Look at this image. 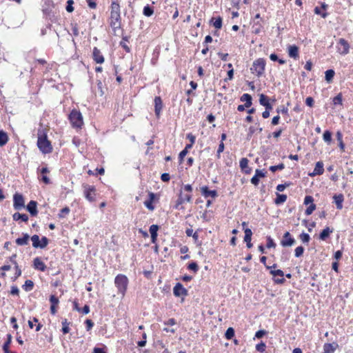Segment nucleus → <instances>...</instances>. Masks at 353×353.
Listing matches in <instances>:
<instances>
[{
  "instance_id": "obj_32",
  "label": "nucleus",
  "mask_w": 353,
  "mask_h": 353,
  "mask_svg": "<svg viewBox=\"0 0 353 353\" xmlns=\"http://www.w3.org/2000/svg\"><path fill=\"white\" fill-rule=\"evenodd\" d=\"M8 141L7 134L3 130H0V147L5 145Z\"/></svg>"
},
{
  "instance_id": "obj_45",
  "label": "nucleus",
  "mask_w": 353,
  "mask_h": 353,
  "mask_svg": "<svg viewBox=\"0 0 353 353\" xmlns=\"http://www.w3.org/2000/svg\"><path fill=\"white\" fill-rule=\"evenodd\" d=\"M49 243V240L46 236H43L40 240V246L39 248L43 249L45 248Z\"/></svg>"
},
{
  "instance_id": "obj_54",
  "label": "nucleus",
  "mask_w": 353,
  "mask_h": 353,
  "mask_svg": "<svg viewBox=\"0 0 353 353\" xmlns=\"http://www.w3.org/2000/svg\"><path fill=\"white\" fill-rule=\"evenodd\" d=\"M291 183H285L283 184H279L276 186V190L279 192H283L287 187H289Z\"/></svg>"
},
{
  "instance_id": "obj_63",
  "label": "nucleus",
  "mask_w": 353,
  "mask_h": 353,
  "mask_svg": "<svg viewBox=\"0 0 353 353\" xmlns=\"http://www.w3.org/2000/svg\"><path fill=\"white\" fill-rule=\"evenodd\" d=\"M265 173L266 172H263V170L256 169L254 175H256L259 178H263L265 176Z\"/></svg>"
},
{
  "instance_id": "obj_24",
  "label": "nucleus",
  "mask_w": 353,
  "mask_h": 353,
  "mask_svg": "<svg viewBox=\"0 0 353 353\" xmlns=\"http://www.w3.org/2000/svg\"><path fill=\"white\" fill-rule=\"evenodd\" d=\"M29 238L30 236L28 234L25 233L23 234V237L17 238L15 242L18 245H25L28 243Z\"/></svg>"
},
{
  "instance_id": "obj_12",
  "label": "nucleus",
  "mask_w": 353,
  "mask_h": 353,
  "mask_svg": "<svg viewBox=\"0 0 353 353\" xmlns=\"http://www.w3.org/2000/svg\"><path fill=\"white\" fill-rule=\"evenodd\" d=\"M92 57L94 61L97 63H103L104 62V57L97 47H94L93 49Z\"/></svg>"
},
{
  "instance_id": "obj_16",
  "label": "nucleus",
  "mask_w": 353,
  "mask_h": 353,
  "mask_svg": "<svg viewBox=\"0 0 353 353\" xmlns=\"http://www.w3.org/2000/svg\"><path fill=\"white\" fill-rule=\"evenodd\" d=\"M259 103L261 105L264 106L266 110H272V105L269 101V98L264 94H260Z\"/></svg>"
},
{
  "instance_id": "obj_60",
  "label": "nucleus",
  "mask_w": 353,
  "mask_h": 353,
  "mask_svg": "<svg viewBox=\"0 0 353 353\" xmlns=\"http://www.w3.org/2000/svg\"><path fill=\"white\" fill-rule=\"evenodd\" d=\"M14 268L16 270V272H15V275L14 277V281L16 280L19 276H20L21 275V270L19 268L18 264H16V265H14Z\"/></svg>"
},
{
  "instance_id": "obj_9",
  "label": "nucleus",
  "mask_w": 353,
  "mask_h": 353,
  "mask_svg": "<svg viewBox=\"0 0 353 353\" xmlns=\"http://www.w3.org/2000/svg\"><path fill=\"white\" fill-rule=\"evenodd\" d=\"M338 44L340 46H338V52L341 54H347L349 52L350 45L348 42L343 38H341L339 40Z\"/></svg>"
},
{
  "instance_id": "obj_30",
  "label": "nucleus",
  "mask_w": 353,
  "mask_h": 353,
  "mask_svg": "<svg viewBox=\"0 0 353 353\" xmlns=\"http://www.w3.org/2000/svg\"><path fill=\"white\" fill-rule=\"evenodd\" d=\"M336 136L337 141H339V147L340 148V149L342 152H344L345 151V144L343 141L342 133L340 131H338L336 132Z\"/></svg>"
},
{
  "instance_id": "obj_35",
  "label": "nucleus",
  "mask_w": 353,
  "mask_h": 353,
  "mask_svg": "<svg viewBox=\"0 0 353 353\" xmlns=\"http://www.w3.org/2000/svg\"><path fill=\"white\" fill-rule=\"evenodd\" d=\"M143 14L145 17H150L154 14V9L150 6L147 5L143 8Z\"/></svg>"
},
{
  "instance_id": "obj_23",
  "label": "nucleus",
  "mask_w": 353,
  "mask_h": 353,
  "mask_svg": "<svg viewBox=\"0 0 353 353\" xmlns=\"http://www.w3.org/2000/svg\"><path fill=\"white\" fill-rule=\"evenodd\" d=\"M240 100H241V101L245 102L246 108H250L252 104V96L249 94H247V93L243 94L241 97Z\"/></svg>"
},
{
  "instance_id": "obj_61",
  "label": "nucleus",
  "mask_w": 353,
  "mask_h": 353,
  "mask_svg": "<svg viewBox=\"0 0 353 353\" xmlns=\"http://www.w3.org/2000/svg\"><path fill=\"white\" fill-rule=\"evenodd\" d=\"M313 201H314V199L312 196H306L304 199V204L305 205H308V204H312L313 203Z\"/></svg>"
},
{
  "instance_id": "obj_41",
  "label": "nucleus",
  "mask_w": 353,
  "mask_h": 353,
  "mask_svg": "<svg viewBox=\"0 0 353 353\" xmlns=\"http://www.w3.org/2000/svg\"><path fill=\"white\" fill-rule=\"evenodd\" d=\"M323 139L325 142L330 143L332 141V133L328 130L325 131L323 135Z\"/></svg>"
},
{
  "instance_id": "obj_42",
  "label": "nucleus",
  "mask_w": 353,
  "mask_h": 353,
  "mask_svg": "<svg viewBox=\"0 0 353 353\" xmlns=\"http://www.w3.org/2000/svg\"><path fill=\"white\" fill-rule=\"evenodd\" d=\"M188 269L196 273L199 270V266L196 262H191L188 264Z\"/></svg>"
},
{
  "instance_id": "obj_1",
  "label": "nucleus",
  "mask_w": 353,
  "mask_h": 353,
  "mask_svg": "<svg viewBox=\"0 0 353 353\" xmlns=\"http://www.w3.org/2000/svg\"><path fill=\"white\" fill-rule=\"evenodd\" d=\"M114 284L118 289V293L121 294V296L123 297L128 285V277L122 274H118L114 279Z\"/></svg>"
},
{
  "instance_id": "obj_38",
  "label": "nucleus",
  "mask_w": 353,
  "mask_h": 353,
  "mask_svg": "<svg viewBox=\"0 0 353 353\" xmlns=\"http://www.w3.org/2000/svg\"><path fill=\"white\" fill-rule=\"evenodd\" d=\"M244 232H245L244 241H251L252 235V230L250 228H244Z\"/></svg>"
},
{
  "instance_id": "obj_21",
  "label": "nucleus",
  "mask_w": 353,
  "mask_h": 353,
  "mask_svg": "<svg viewBox=\"0 0 353 353\" xmlns=\"http://www.w3.org/2000/svg\"><path fill=\"white\" fill-rule=\"evenodd\" d=\"M334 201L336 205V208L339 210H341L343 208V202L344 200V196L342 194H335L333 196Z\"/></svg>"
},
{
  "instance_id": "obj_18",
  "label": "nucleus",
  "mask_w": 353,
  "mask_h": 353,
  "mask_svg": "<svg viewBox=\"0 0 353 353\" xmlns=\"http://www.w3.org/2000/svg\"><path fill=\"white\" fill-rule=\"evenodd\" d=\"M339 345L336 343H325L323 345V353H334Z\"/></svg>"
},
{
  "instance_id": "obj_14",
  "label": "nucleus",
  "mask_w": 353,
  "mask_h": 353,
  "mask_svg": "<svg viewBox=\"0 0 353 353\" xmlns=\"http://www.w3.org/2000/svg\"><path fill=\"white\" fill-rule=\"evenodd\" d=\"M33 268L35 270L44 272L46 270V264L41 260L39 257H36L33 260Z\"/></svg>"
},
{
  "instance_id": "obj_53",
  "label": "nucleus",
  "mask_w": 353,
  "mask_h": 353,
  "mask_svg": "<svg viewBox=\"0 0 353 353\" xmlns=\"http://www.w3.org/2000/svg\"><path fill=\"white\" fill-rule=\"evenodd\" d=\"M73 3H74L73 0H68V1H67V6H66L65 9H66V10H67L68 12H73V10H74V7L72 6Z\"/></svg>"
},
{
  "instance_id": "obj_47",
  "label": "nucleus",
  "mask_w": 353,
  "mask_h": 353,
  "mask_svg": "<svg viewBox=\"0 0 353 353\" xmlns=\"http://www.w3.org/2000/svg\"><path fill=\"white\" fill-rule=\"evenodd\" d=\"M299 236L303 243H308L310 240V235L305 232L301 233Z\"/></svg>"
},
{
  "instance_id": "obj_20",
  "label": "nucleus",
  "mask_w": 353,
  "mask_h": 353,
  "mask_svg": "<svg viewBox=\"0 0 353 353\" xmlns=\"http://www.w3.org/2000/svg\"><path fill=\"white\" fill-rule=\"evenodd\" d=\"M159 225H152L150 227V234H151V241L152 243H156L157 241V231L159 230Z\"/></svg>"
},
{
  "instance_id": "obj_5",
  "label": "nucleus",
  "mask_w": 353,
  "mask_h": 353,
  "mask_svg": "<svg viewBox=\"0 0 353 353\" xmlns=\"http://www.w3.org/2000/svg\"><path fill=\"white\" fill-rule=\"evenodd\" d=\"M121 13H110V25L114 33L121 29Z\"/></svg>"
},
{
  "instance_id": "obj_4",
  "label": "nucleus",
  "mask_w": 353,
  "mask_h": 353,
  "mask_svg": "<svg viewBox=\"0 0 353 353\" xmlns=\"http://www.w3.org/2000/svg\"><path fill=\"white\" fill-rule=\"evenodd\" d=\"M265 67V61L263 59H258L253 62L250 70L258 77H261L264 73Z\"/></svg>"
},
{
  "instance_id": "obj_28",
  "label": "nucleus",
  "mask_w": 353,
  "mask_h": 353,
  "mask_svg": "<svg viewBox=\"0 0 353 353\" xmlns=\"http://www.w3.org/2000/svg\"><path fill=\"white\" fill-rule=\"evenodd\" d=\"M335 72L332 69H329L325 72V79L327 83H331L334 77Z\"/></svg>"
},
{
  "instance_id": "obj_26",
  "label": "nucleus",
  "mask_w": 353,
  "mask_h": 353,
  "mask_svg": "<svg viewBox=\"0 0 353 353\" xmlns=\"http://www.w3.org/2000/svg\"><path fill=\"white\" fill-rule=\"evenodd\" d=\"M333 232L332 229H330L329 227H326L325 229L322 230V232L319 234V239L322 241L326 240V239L330 236V234Z\"/></svg>"
},
{
  "instance_id": "obj_13",
  "label": "nucleus",
  "mask_w": 353,
  "mask_h": 353,
  "mask_svg": "<svg viewBox=\"0 0 353 353\" xmlns=\"http://www.w3.org/2000/svg\"><path fill=\"white\" fill-rule=\"evenodd\" d=\"M201 192L202 195L205 198L212 197L215 198L217 196V192L216 190H210L207 186H203L201 188Z\"/></svg>"
},
{
  "instance_id": "obj_64",
  "label": "nucleus",
  "mask_w": 353,
  "mask_h": 353,
  "mask_svg": "<svg viewBox=\"0 0 353 353\" xmlns=\"http://www.w3.org/2000/svg\"><path fill=\"white\" fill-rule=\"evenodd\" d=\"M161 179L163 181V182H168L170 179V176L168 173H163L161 174Z\"/></svg>"
},
{
  "instance_id": "obj_36",
  "label": "nucleus",
  "mask_w": 353,
  "mask_h": 353,
  "mask_svg": "<svg viewBox=\"0 0 353 353\" xmlns=\"http://www.w3.org/2000/svg\"><path fill=\"white\" fill-rule=\"evenodd\" d=\"M31 240L32 241V246L34 248H39V246H40L39 236L37 234H34V235L32 236Z\"/></svg>"
},
{
  "instance_id": "obj_59",
  "label": "nucleus",
  "mask_w": 353,
  "mask_h": 353,
  "mask_svg": "<svg viewBox=\"0 0 353 353\" xmlns=\"http://www.w3.org/2000/svg\"><path fill=\"white\" fill-rule=\"evenodd\" d=\"M88 6L91 9H95L97 8V3L95 0H85Z\"/></svg>"
},
{
  "instance_id": "obj_7",
  "label": "nucleus",
  "mask_w": 353,
  "mask_h": 353,
  "mask_svg": "<svg viewBox=\"0 0 353 353\" xmlns=\"http://www.w3.org/2000/svg\"><path fill=\"white\" fill-rule=\"evenodd\" d=\"M296 241L294 238H293L289 232H286L284 233L283 236V239L281 241V245L283 247H290L293 245L295 243Z\"/></svg>"
},
{
  "instance_id": "obj_49",
  "label": "nucleus",
  "mask_w": 353,
  "mask_h": 353,
  "mask_svg": "<svg viewBox=\"0 0 353 353\" xmlns=\"http://www.w3.org/2000/svg\"><path fill=\"white\" fill-rule=\"evenodd\" d=\"M315 209H316V205L314 203H312L307 208L305 213L306 215H310L315 210Z\"/></svg>"
},
{
  "instance_id": "obj_48",
  "label": "nucleus",
  "mask_w": 353,
  "mask_h": 353,
  "mask_svg": "<svg viewBox=\"0 0 353 353\" xmlns=\"http://www.w3.org/2000/svg\"><path fill=\"white\" fill-rule=\"evenodd\" d=\"M285 168V165L283 163H280L277 165H272L270 167V170H271L272 172H276V170H282L283 169H284Z\"/></svg>"
},
{
  "instance_id": "obj_58",
  "label": "nucleus",
  "mask_w": 353,
  "mask_h": 353,
  "mask_svg": "<svg viewBox=\"0 0 353 353\" xmlns=\"http://www.w3.org/2000/svg\"><path fill=\"white\" fill-rule=\"evenodd\" d=\"M314 11L315 14L321 15V17L323 18H324V19L326 18L327 16V12H323L322 13L321 11V9L319 7H316L314 8Z\"/></svg>"
},
{
  "instance_id": "obj_33",
  "label": "nucleus",
  "mask_w": 353,
  "mask_h": 353,
  "mask_svg": "<svg viewBox=\"0 0 353 353\" xmlns=\"http://www.w3.org/2000/svg\"><path fill=\"white\" fill-rule=\"evenodd\" d=\"M34 283L31 280H26L23 285V289L26 292H30L33 289Z\"/></svg>"
},
{
  "instance_id": "obj_3",
  "label": "nucleus",
  "mask_w": 353,
  "mask_h": 353,
  "mask_svg": "<svg viewBox=\"0 0 353 353\" xmlns=\"http://www.w3.org/2000/svg\"><path fill=\"white\" fill-rule=\"evenodd\" d=\"M69 120L73 128H81L83 125L82 114L77 110H72L71 111L69 114Z\"/></svg>"
},
{
  "instance_id": "obj_27",
  "label": "nucleus",
  "mask_w": 353,
  "mask_h": 353,
  "mask_svg": "<svg viewBox=\"0 0 353 353\" xmlns=\"http://www.w3.org/2000/svg\"><path fill=\"white\" fill-rule=\"evenodd\" d=\"M258 130L259 132H261L263 128L261 127L256 128L255 126H250L248 129V132L247 134V140H250L254 133H256V131Z\"/></svg>"
},
{
  "instance_id": "obj_31",
  "label": "nucleus",
  "mask_w": 353,
  "mask_h": 353,
  "mask_svg": "<svg viewBox=\"0 0 353 353\" xmlns=\"http://www.w3.org/2000/svg\"><path fill=\"white\" fill-rule=\"evenodd\" d=\"M12 216L14 221H19L21 219L22 221L26 222L28 220V216L27 214H20L19 212L14 213Z\"/></svg>"
},
{
  "instance_id": "obj_17",
  "label": "nucleus",
  "mask_w": 353,
  "mask_h": 353,
  "mask_svg": "<svg viewBox=\"0 0 353 353\" xmlns=\"http://www.w3.org/2000/svg\"><path fill=\"white\" fill-rule=\"evenodd\" d=\"M26 209L32 216H36L38 213L37 201H30L27 205Z\"/></svg>"
},
{
  "instance_id": "obj_22",
  "label": "nucleus",
  "mask_w": 353,
  "mask_h": 353,
  "mask_svg": "<svg viewBox=\"0 0 353 353\" xmlns=\"http://www.w3.org/2000/svg\"><path fill=\"white\" fill-rule=\"evenodd\" d=\"M288 54L291 58L296 59L299 58V48L295 45L290 46L288 47Z\"/></svg>"
},
{
  "instance_id": "obj_34",
  "label": "nucleus",
  "mask_w": 353,
  "mask_h": 353,
  "mask_svg": "<svg viewBox=\"0 0 353 353\" xmlns=\"http://www.w3.org/2000/svg\"><path fill=\"white\" fill-rule=\"evenodd\" d=\"M110 13H121L120 6L118 2L112 1L110 6Z\"/></svg>"
},
{
  "instance_id": "obj_57",
  "label": "nucleus",
  "mask_w": 353,
  "mask_h": 353,
  "mask_svg": "<svg viewBox=\"0 0 353 353\" xmlns=\"http://www.w3.org/2000/svg\"><path fill=\"white\" fill-rule=\"evenodd\" d=\"M152 202L151 200H146L145 202H144V205L145 206L150 210H154V206L152 204Z\"/></svg>"
},
{
  "instance_id": "obj_37",
  "label": "nucleus",
  "mask_w": 353,
  "mask_h": 353,
  "mask_svg": "<svg viewBox=\"0 0 353 353\" xmlns=\"http://www.w3.org/2000/svg\"><path fill=\"white\" fill-rule=\"evenodd\" d=\"M62 332L63 334H68L70 332L69 324L67 319H65L62 321Z\"/></svg>"
},
{
  "instance_id": "obj_46",
  "label": "nucleus",
  "mask_w": 353,
  "mask_h": 353,
  "mask_svg": "<svg viewBox=\"0 0 353 353\" xmlns=\"http://www.w3.org/2000/svg\"><path fill=\"white\" fill-rule=\"evenodd\" d=\"M266 345L264 342L261 341L256 345V350L258 352H263L265 350Z\"/></svg>"
},
{
  "instance_id": "obj_43",
  "label": "nucleus",
  "mask_w": 353,
  "mask_h": 353,
  "mask_svg": "<svg viewBox=\"0 0 353 353\" xmlns=\"http://www.w3.org/2000/svg\"><path fill=\"white\" fill-rule=\"evenodd\" d=\"M213 26L216 29H221L222 27V18L221 17L215 19V21L213 22Z\"/></svg>"
},
{
  "instance_id": "obj_15",
  "label": "nucleus",
  "mask_w": 353,
  "mask_h": 353,
  "mask_svg": "<svg viewBox=\"0 0 353 353\" xmlns=\"http://www.w3.org/2000/svg\"><path fill=\"white\" fill-rule=\"evenodd\" d=\"M163 108V103L160 97L154 98V112L157 117H159L161 111Z\"/></svg>"
},
{
  "instance_id": "obj_8",
  "label": "nucleus",
  "mask_w": 353,
  "mask_h": 353,
  "mask_svg": "<svg viewBox=\"0 0 353 353\" xmlns=\"http://www.w3.org/2000/svg\"><path fill=\"white\" fill-rule=\"evenodd\" d=\"M13 206L15 210H19L24 208V199L21 194L16 193L13 196Z\"/></svg>"
},
{
  "instance_id": "obj_29",
  "label": "nucleus",
  "mask_w": 353,
  "mask_h": 353,
  "mask_svg": "<svg viewBox=\"0 0 353 353\" xmlns=\"http://www.w3.org/2000/svg\"><path fill=\"white\" fill-rule=\"evenodd\" d=\"M287 200V195L276 193V198L274 200L276 205H280L285 202Z\"/></svg>"
},
{
  "instance_id": "obj_25",
  "label": "nucleus",
  "mask_w": 353,
  "mask_h": 353,
  "mask_svg": "<svg viewBox=\"0 0 353 353\" xmlns=\"http://www.w3.org/2000/svg\"><path fill=\"white\" fill-rule=\"evenodd\" d=\"M240 167L246 174L250 172L251 169L248 168V160L246 158H242L240 161Z\"/></svg>"
},
{
  "instance_id": "obj_52",
  "label": "nucleus",
  "mask_w": 353,
  "mask_h": 353,
  "mask_svg": "<svg viewBox=\"0 0 353 353\" xmlns=\"http://www.w3.org/2000/svg\"><path fill=\"white\" fill-rule=\"evenodd\" d=\"M70 208L68 207H65L63 209H61L60 213L59 214V216L60 218H63L66 214H68L70 212Z\"/></svg>"
},
{
  "instance_id": "obj_56",
  "label": "nucleus",
  "mask_w": 353,
  "mask_h": 353,
  "mask_svg": "<svg viewBox=\"0 0 353 353\" xmlns=\"http://www.w3.org/2000/svg\"><path fill=\"white\" fill-rule=\"evenodd\" d=\"M270 274L274 276H279L281 277H283L284 273L281 270H271Z\"/></svg>"
},
{
  "instance_id": "obj_2",
  "label": "nucleus",
  "mask_w": 353,
  "mask_h": 353,
  "mask_svg": "<svg viewBox=\"0 0 353 353\" xmlns=\"http://www.w3.org/2000/svg\"><path fill=\"white\" fill-rule=\"evenodd\" d=\"M37 146L39 150L44 154H48L52 152V147L50 142L47 139V135L43 134L39 135L37 140Z\"/></svg>"
},
{
  "instance_id": "obj_44",
  "label": "nucleus",
  "mask_w": 353,
  "mask_h": 353,
  "mask_svg": "<svg viewBox=\"0 0 353 353\" xmlns=\"http://www.w3.org/2000/svg\"><path fill=\"white\" fill-rule=\"evenodd\" d=\"M262 26L259 23H256L252 26V32L254 34H259L261 31Z\"/></svg>"
},
{
  "instance_id": "obj_10",
  "label": "nucleus",
  "mask_w": 353,
  "mask_h": 353,
  "mask_svg": "<svg viewBox=\"0 0 353 353\" xmlns=\"http://www.w3.org/2000/svg\"><path fill=\"white\" fill-rule=\"evenodd\" d=\"M173 293L175 296L179 297L181 296H187L188 290L183 288V285L180 283H177L174 287Z\"/></svg>"
},
{
  "instance_id": "obj_51",
  "label": "nucleus",
  "mask_w": 353,
  "mask_h": 353,
  "mask_svg": "<svg viewBox=\"0 0 353 353\" xmlns=\"http://www.w3.org/2000/svg\"><path fill=\"white\" fill-rule=\"evenodd\" d=\"M266 247L268 248H272L276 247V243L274 242V240L270 236H268V238H267Z\"/></svg>"
},
{
  "instance_id": "obj_50",
  "label": "nucleus",
  "mask_w": 353,
  "mask_h": 353,
  "mask_svg": "<svg viewBox=\"0 0 353 353\" xmlns=\"http://www.w3.org/2000/svg\"><path fill=\"white\" fill-rule=\"evenodd\" d=\"M333 103L334 105H341L342 104V94L341 93L338 94L334 99Z\"/></svg>"
},
{
  "instance_id": "obj_6",
  "label": "nucleus",
  "mask_w": 353,
  "mask_h": 353,
  "mask_svg": "<svg viewBox=\"0 0 353 353\" xmlns=\"http://www.w3.org/2000/svg\"><path fill=\"white\" fill-rule=\"evenodd\" d=\"M83 188L84 195H85V197L86 198V199H88L90 202L94 201L95 196H96L95 187L93 185H88V184H83Z\"/></svg>"
},
{
  "instance_id": "obj_40",
  "label": "nucleus",
  "mask_w": 353,
  "mask_h": 353,
  "mask_svg": "<svg viewBox=\"0 0 353 353\" xmlns=\"http://www.w3.org/2000/svg\"><path fill=\"white\" fill-rule=\"evenodd\" d=\"M304 248L303 246L297 247L294 250V256L297 258L301 257L304 252Z\"/></svg>"
},
{
  "instance_id": "obj_19",
  "label": "nucleus",
  "mask_w": 353,
  "mask_h": 353,
  "mask_svg": "<svg viewBox=\"0 0 353 353\" xmlns=\"http://www.w3.org/2000/svg\"><path fill=\"white\" fill-rule=\"evenodd\" d=\"M324 168H323V163L322 161H318L316 163L315 168L314 169V171L312 174H310V176H315V175H321L323 174Z\"/></svg>"
},
{
  "instance_id": "obj_11",
  "label": "nucleus",
  "mask_w": 353,
  "mask_h": 353,
  "mask_svg": "<svg viewBox=\"0 0 353 353\" xmlns=\"http://www.w3.org/2000/svg\"><path fill=\"white\" fill-rule=\"evenodd\" d=\"M185 202H188V203L192 202V195L191 194H185L183 196L182 194V192L181 191L179 194V197H178V199L176 201L174 208L176 209H179V205L183 204Z\"/></svg>"
},
{
  "instance_id": "obj_55",
  "label": "nucleus",
  "mask_w": 353,
  "mask_h": 353,
  "mask_svg": "<svg viewBox=\"0 0 353 353\" xmlns=\"http://www.w3.org/2000/svg\"><path fill=\"white\" fill-rule=\"evenodd\" d=\"M50 301L51 303V305H57L59 303V299L54 295H51L50 296Z\"/></svg>"
},
{
  "instance_id": "obj_62",
  "label": "nucleus",
  "mask_w": 353,
  "mask_h": 353,
  "mask_svg": "<svg viewBox=\"0 0 353 353\" xmlns=\"http://www.w3.org/2000/svg\"><path fill=\"white\" fill-rule=\"evenodd\" d=\"M267 333V332L265 330H258L256 334H255V337H256L257 339H261L262 338L265 334Z\"/></svg>"
},
{
  "instance_id": "obj_39",
  "label": "nucleus",
  "mask_w": 353,
  "mask_h": 353,
  "mask_svg": "<svg viewBox=\"0 0 353 353\" xmlns=\"http://www.w3.org/2000/svg\"><path fill=\"white\" fill-rule=\"evenodd\" d=\"M234 336V330L232 327H229L227 329L225 336L227 339H231Z\"/></svg>"
}]
</instances>
